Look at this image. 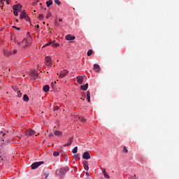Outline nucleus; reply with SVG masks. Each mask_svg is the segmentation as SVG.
<instances>
[{"mask_svg":"<svg viewBox=\"0 0 179 179\" xmlns=\"http://www.w3.org/2000/svg\"><path fill=\"white\" fill-rule=\"evenodd\" d=\"M55 24L56 26L60 27L61 25L59 24V23H58V20L57 19L55 20Z\"/></svg>","mask_w":179,"mask_h":179,"instance_id":"30","label":"nucleus"},{"mask_svg":"<svg viewBox=\"0 0 179 179\" xmlns=\"http://www.w3.org/2000/svg\"><path fill=\"white\" fill-rule=\"evenodd\" d=\"M46 5H47L48 8H50V6H51V5H52V0H49V1H46Z\"/></svg>","mask_w":179,"mask_h":179,"instance_id":"23","label":"nucleus"},{"mask_svg":"<svg viewBox=\"0 0 179 179\" xmlns=\"http://www.w3.org/2000/svg\"><path fill=\"white\" fill-rule=\"evenodd\" d=\"M88 87H89V84L87 83V84H85V85H81V86L80 87V89L81 90L86 91V90H87Z\"/></svg>","mask_w":179,"mask_h":179,"instance_id":"14","label":"nucleus"},{"mask_svg":"<svg viewBox=\"0 0 179 179\" xmlns=\"http://www.w3.org/2000/svg\"><path fill=\"white\" fill-rule=\"evenodd\" d=\"M86 176H89V172L85 173Z\"/></svg>","mask_w":179,"mask_h":179,"instance_id":"50","label":"nucleus"},{"mask_svg":"<svg viewBox=\"0 0 179 179\" xmlns=\"http://www.w3.org/2000/svg\"><path fill=\"white\" fill-rule=\"evenodd\" d=\"M18 44L23 48H25V47L30 45V43H29V40H27V38L23 39L21 43H19Z\"/></svg>","mask_w":179,"mask_h":179,"instance_id":"2","label":"nucleus"},{"mask_svg":"<svg viewBox=\"0 0 179 179\" xmlns=\"http://www.w3.org/2000/svg\"><path fill=\"white\" fill-rule=\"evenodd\" d=\"M80 120L82 121V122H86V119L83 118V117H78Z\"/></svg>","mask_w":179,"mask_h":179,"instance_id":"32","label":"nucleus"},{"mask_svg":"<svg viewBox=\"0 0 179 179\" xmlns=\"http://www.w3.org/2000/svg\"><path fill=\"white\" fill-rule=\"evenodd\" d=\"M27 17V13H26V11H22L20 14V19H26Z\"/></svg>","mask_w":179,"mask_h":179,"instance_id":"13","label":"nucleus"},{"mask_svg":"<svg viewBox=\"0 0 179 179\" xmlns=\"http://www.w3.org/2000/svg\"><path fill=\"white\" fill-rule=\"evenodd\" d=\"M92 54H93V50H89L87 52V57H90V55H92Z\"/></svg>","mask_w":179,"mask_h":179,"instance_id":"25","label":"nucleus"},{"mask_svg":"<svg viewBox=\"0 0 179 179\" xmlns=\"http://www.w3.org/2000/svg\"><path fill=\"white\" fill-rule=\"evenodd\" d=\"M123 152H124V153H128V150L127 149V147H124Z\"/></svg>","mask_w":179,"mask_h":179,"instance_id":"37","label":"nucleus"},{"mask_svg":"<svg viewBox=\"0 0 179 179\" xmlns=\"http://www.w3.org/2000/svg\"><path fill=\"white\" fill-rule=\"evenodd\" d=\"M44 164V162H34L31 164V169L36 170V169H37L38 167H40V166H41V164Z\"/></svg>","mask_w":179,"mask_h":179,"instance_id":"4","label":"nucleus"},{"mask_svg":"<svg viewBox=\"0 0 179 179\" xmlns=\"http://www.w3.org/2000/svg\"><path fill=\"white\" fill-rule=\"evenodd\" d=\"M43 24H45V22H43Z\"/></svg>","mask_w":179,"mask_h":179,"instance_id":"53","label":"nucleus"},{"mask_svg":"<svg viewBox=\"0 0 179 179\" xmlns=\"http://www.w3.org/2000/svg\"><path fill=\"white\" fill-rule=\"evenodd\" d=\"M38 19H39V20L44 19V15H43V14L39 15Z\"/></svg>","mask_w":179,"mask_h":179,"instance_id":"31","label":"nucleus"},{"mask_svg":"<svg viewBox=\"0 0 179 179\" xmlns=\"http://www.w3.org/2000/svg\"><path fill=\"white\" fill-rule=\"evenodd\" d=\"M5 1L6 0H0V3H1V5H3V2H5Z\"/></svg>","mask_w":179,"mask_h":179,"instance_id":"42","label":"nucleus"},{"mask_svg":"<svg viewBox=\"0 0 179 179\" xmlns=\"http://www.w3.org/2000/svg\"><path fill=\"white\" fill-rule=\"evenodd\" d=\"M45 178H47L48 177V173H45Z\"/></svg>","mask_w":179,"mask_h":179,"instance_id":"47","label":"nucleus"},{"mask_svg":"<svg viewBox=\"0 0 179 179\" xmlns=\"http://www.w3.org/2000/svg\"><path fill=\"white\" fill-rule=\"evenodd\" d=\"M51 136H54V134L52 133H49L48 137L51 138Z\"/></svg>","mask_w":179,"mask_h":179,"instance_id":"41","label":"nucleus"},{"mask_svg":"<svg viewBox=\"0 0 179 179\" xmlns=\"http://www.w3.org/2000/svg\"><path fill=\"white\" fill-rule=\"evenodd\" d=\"M33 75H34V78H37V76H38V73H37V72H34V73H33Z\"/></svg>","mask_w":179,"mask_h":179,"instance_id":"36","label":"nucleus"},{"mask_svg":"<svg viewBox=\"0 0 179 179\" xmlns=\"http://www.w3.org/2000/svg\"><path fill=\"white\" fill-rule=\"evenodd\" d=\"M22 99H23L24 101H29V96H27V94H24L23 96Z\"/></svg>","mask_w":179,"mask_h":179,"instance_id":"24","label":"nucleus"},{"mask_svg":"<svg viewBox=\"0 0 179 179\" xmlns=\"http://www.w3.org/2000/svg\"><path fill=\"white\" fill-rule=\"evenodd\" d=\"M29 19H30V18L27 17V20H29Z\"/></svg>","mask_w":179,"mask_h":179,"instance_id":"52","label":"nucleus"},{"mask_svg":"<svg viewBox=\"0 0 179 179\" xmlns=\"http://www.w3.org/2000/svg\"><path fill=\"white\" fill-rule=\"evenodd\" d=\"M17 97H22V92H20V91H18L17 92Z\"/></svg>","mask_w":179,"mask_h":179,"instance_id":"34","label":"nucleus"},{"mask_svg":"<svg viewBox=\"0 0 179 179\" xmlns=\"http://www.w3.org/2000/svg\"><path fill=\"white\" fill-rule=\"evenodd\" d=\"M72 153H73V154L78 153V147H75V148L72 150Z\"/></svg>","mask_w":179,"mask_h":179,"instance_id":"26","label":"nucleus"},{"mask_svg":"<svg viewBox=\"0 0 179 179\" xmlns=\"http://www.w3.org/2000/svg\"><path fill=\"white\" fill-rule=\"evenodd\" d=\"M43 89L45 92H50V85H44Z\"/></svg>","mask_w":179,"mask_h":179,"instance_id":"19","label":"nucleus"},{"mask_svg":"<svg viewBox=\"0 0 179 179\" xmlns=\"http://www.w3.org/2000/svg\"><path fill=\"white\" fill-rule=\"evenodd\" d=\"M83 167L85 169V170H86L87 171H89V164H87V162H83Z\"/></svg>","mask_w":179,"mask_h":179,"instance_id":"15","label":"nucleus"},{"mask_svg":"<svg viewBox=\"0 0 179 179\" xmlns=\"http://www.w3.org/2000/svg\"><path fill=\"white\" fill-rule=\"evenodd\" d=\"M83 159H85V160H89L90 159V154L88 152H85L83 155Z\"/></svg>","mask_w":179,"mask_h":179,"instance_id":"9","label":"nucleus"},{"mask_svg":"<svg viewBox=\"0 0 179 179\" xmlns=\"http://www.w3.org/2000/svg\"><path fill=\"white\" fill-rule=\"evenodd\" d=\"M48 45H51V42H49V43L45 44L44 46H43V48H44V47H48Z\"/></svg>","mask_w":179,"mask_h":179,"instance_id":"38","label":"nucleus"},{"mask_svg":"<svg viewBox=\"0 0 179 179\" xmlns=\"http://www.w3.org/2000/svg\"><path fill=\"white\" fill-rule=\"evenodd\" d=\"M13 13H14L15 16L19 15V11H16V10H13Z\"/></svg>","mask_w":179,"mask_h":179,"instance_id":"29","label":"nucleus"},{"mask_svg":"<svg viewBox=\"0 0 179 179\" xmlns=\"http://www.w3.org/2000/svg\"><path fill=\"white\" fill-rule=\"evenodd\" d=\"M77 82L79 85H82L83 83V77L80 76H77Z\"/></svg>","mask_w":179,"mask_h":179,"instance_id":"11","label":"nucleus"},{"mask_svg":"<svg viewBox=\"0 0 179 179\" xmlns=\"http://www.w3.org/2000/svg\"><path fill=\"white\" fill-rule=\"evenodd\" d=\"M59 22H62V18H59Z\"/></svg>","mask_w":179,"mask_h":179,"instance_id":"49","label":"nucleus"},{"mask_svg":"<svg viewBox=\"0 0 179 179\" xmlns=\"http://www.w3.org/2000/svg\"><path fill=\"white\" fill-rule=\"evenodd\" d=\"M0 150H2V148H1V146H0Z\"/></svg>","mask_w":179,"mask_h":179,"instance_id":"51","label":"nucleus"},{"mask_svg":"<svg viewBox=\"0 0 179 179\" xmlns=\"http://www.w3.org/2000/svg\"><path fill=\"white\" fill-rule=\"evenodd\" d=\"M72 138H70L69 139V143H66V144H64V146L65 147V146H71V145H72Z\"/></svg>","mask_w":179,"mask_h":179,"instance_id":"20","label":"nucleus"},{"mask_svg":"<svg viewBox=\"0 0 179 179\" xmlns=\"http://www.w3.org/2000/svg\"><path fill=\"white\" fill-rule=\"evenodd\" d=\"M36 30H38V29H40V25L37 24V25L36 26Z\"/></svg>","mask_w":179,"mask_h":179,"instance_id":"45","label":"nucleus"},{"mask_svg":"<svg viewBox=\"0 0 179 179\" xmlns=\"http://www.w3.org/2000/svg\"><path fill=\"white\" fill-rule=\"evenodd\" d=\"M68 171H69V168L68 166H66L64 168L57 170L56 174L57 176H59L60 177H64V175L66 174Z\"/></svg>","mask_w":179,"mask_h":179,"instance_id":"1","label":"nucleus"},{"mask_svg":"<svg viewBox=\"0 0 179 179\" xmlns=\"http://www.w3.org/2000/svg\"><path fill=\"white\" fill-rule=\"evenodd\" d=\"M13 29H16V30H20V28L16 27V26H13Z\"/></svg>","mask_w":179,"mask_h":179,"instance_id":"40","label":"nucleus"},{"mask_svg":"<svg viewBox=\"0 0 179 179\" xmlns=\"http://www.w3.org/2000/svg\"><path fill=\"white\" fill-rule=\"evenodd\" d=\"M22 5L21 4H16L13 6V10H16L17 12H22Z\"/></svg>","mask_w":179,"mask_h":179,"instance_id":"5","label":"nucleus"},{"mask_svg":"<svg viewBox=\"0 0 179 179\" xmlns=\"http://www.w3.org/2000/svg\"><path fill=\"white\" fill-rule=\"evenodd\" d=\"M2 136H6V134L3 133V131H0V141H1V145H5V138H3Z\"/></svg>","mask_w":179,"mask_h":179,"instance_id":"8","label":"nucleus"},{"mask_svg":"<svg viewBox=\"0 0 179 179\" xmlns=\"http://www.w3.org/2000/svg\"><path fill=\"white\" fill-rule=\"evenodd\" d=\"M74 159H79V155L76 154L73 156Z\"/></svg>","mask_w":179,"mask_h":179,"instance_id":"39","label":"nucleus"},{"mask_svg":"<svg viewBox=\"0 0 179 179\" xmlns=\"http://www.w3.org/2000/svg\"><path fill=\"white\" fill-rule=\"evenodd\" d=\"M53 156H55V157H57V156H59V152L57 151L54 152Z\"/></svg>","mask_w":179,"mask_h":179,"instance_id":"28","label":"nucleus"},{"mask_svg":"<svg viewBox=\"0 0 179 179\" xmlns=\"http://www.w3.org/2000/svg\"><path fill=\"white\" fill-rule=\"evenodd\" d=\"M68 73H69V71H68V70H63L59 75V78L60 79H63V78H65V76H66Z\"/></svg>","mask_w":179,"mask_h":179,"instance_id":"6","label":"nucleus"},{"mask_svg":"<svg viewBox=\"0 0 179 179\" xmlns=\"http://www.w3.org/2000/svg\"><path fill=\"white\" fill-rule=\"evenodd\" d=\"M0 153H1V151H0Z\"/></svg>","mask_w":179,"mask_h":179,"instance_id":"54","label":"nucleus"},{"mask_svg":"<svg viewBox=\"0 0 179 179\" xmlns=\"http://www.w3.org/2000/svg\"><path fill=\"white\" fill-rule=\"evenodd\" d=\"M7 5H9V0H6Z\"/></svg>","mask_w":179,"mask_h":179,"instance_id":"48","label":"nucleus"},{"mask_svg":"<svg viewBox=\"0 0 179 179\" xmlns=\"http://www.w3.org/2000/svg\"><path fill=\"white\" fill-rule=\"evenodd\" d=\"M55 136H59V138H62V132L59 131H55Z\"/></svg>","mask_w":179,"mask_h":179,"instance_id":"17","label":"nucleus"},{"mask_svg":"<svg viewBox=\"0 0 179 179\" xmlns=\"http://www.w3.org/2000/svg\"><path fill=\"white\" fill-rule=\"evenodd\" d=\"M45 64L46 66H52V60L50 56H47L45 57Z\"/></svg>","mask_w":179,"mask_h":179,"instance_id":"3","label":"nucleus"},{"mask_svg":"<svg viewBox=\"0 0 179 179\" xmlns=\"http://www.w3.org/2000/svg\"><path fill=\"white\" fill-rule=\"evenodd\" d=\"M102 173L106 178H110V176H108V173L106 171V169H102Z\"/></svg>","mask_w":179,"mask_h":179,"instance_id":"16","label":"nucleus"},{"mask_svg":"<svg viewBox=\"0 0 179 179\" xmlns=\"http://www.w3.org/2000/svg\"><path fill=\"white\" fill-rule=\"evenodd\" d=\"M66 40H68V41L75 40V36L71 35H67L66 36Z\"/></svg>","mask_w":179,"mask_h":179,"instance_id":"18","label":"nucleus"},{"mask_svg":"<svg viewBox=\"0 0 179 179\" xmlns=\"http://www.w3.org/2000/svg\"><path fill=\"white\" fill-rule=\"evenodd\" d=\"M57 110H58V106H55L54 107V111H57Z\"/></svg>","mask_w":179,"mask_h":179,"instance_id":"43","label":"nucleus"},{"mask_svg":"<svg viewBox=\"0 0 179 179\" xmlns=\"http://www.w3.org/2000/svg\"><path fill=\"white\" fill-rule=\"evenodd\" d=\"M51 45L54 48H57V47H58V43H55V41H53L52 42H51Z\"/></svg>","mask_w":179,"mask_h":179,"instance_id":"21","label":"nucleus"},{"mask_svg":"<svg viewBox=\"0 0 179 179\" xmlns=\"http://www.w3.org/2000/svg\"><path fill=\"white\" fill-rule=\"evenodd\" d=\"M135 177H136V175H134V176H131V179H135Z\"/></svg>","mask_w":179,"mask_h":179,"instance_id":"46","label":"nucleus"},{"mask_svg":"<svg viewBox=\"0 0 179 179\" xmlns=\"http://www.w3.org/2000/svg\"><path fill=\"white\" fill-rule=\"evenodd\" d=\"M87 99L88 103H90V91L87 92Z\"/></svg>","mask_w":179,"mask_h":179,"instance_id":"22","label":"nucleus"},{"mask_svg":"<svg viewBox=\"0 0 179 179\" xmlns=\"http://www.w3.org/2000/svg\"><path fill=\"white\" fill-rule=\"evenodd\" d=\"M54 2L57 3V5H61V1L59 0H54Z\"/></svg>","mask_w":179,"mask_h":179,"instance_id":"33","label":"nucleus"},{"mask_svg":"<svg viewBox=\"0 0 179 179\" xmlns=\"http://www.w3.org/2000/svg\"><path fill=\"white\" fill-rule=\"evenodd\" d=\"M93 69L95 72L99 73V72H100V70H101L100 66L97 64H94Z\"/></svg>","mask_w":179,"mask_h":179,"instance_id":"10","label":"nucleus"},{"mask_svg":"<svg viewBox=\"0 0 179 179\" xmlns=\"http://www.w3.org/2000/svg\"><path fill=\"white\" fill-rule=\"evenodd\" d=\"M51 17V12H48L46 15V19H50Z\"/></svg>","mask_w":179,"mask_h":179,"instance_id":"27","label":"nucleus"},{"mask_svg":"<svg viewBox=\"0 0 179 179\" xmlns=\"http://www.w3.org/2000/svg\"><path fill=\"white\" fill-rule=\"evenodd\" d=\"M3 54L5 57H10V55H12V51L4 50Z\"/></svg>","mask_w":179,"mask_h":179,"instance_id":"12","label":"nucleus"},{"mask_svg":"<svg viewBox=\"0 0 179 179\" xmlns=\"http://www.w3.org/2000/svg\"><path fill=\"white\" fill-rule=\"evenodd\" d=\"M2 160H3V158H2V156H0V164L2 162Z\"/></svg>","mask_w":179,"mask_h":179,"instance_id":"44","label":"nucleus"},{"mask_svg":"<svg viewBox=\"0 0 179 179\" xmlns=\"http://www.w3.org/2000/svg\"><path fill=\"white\" fill-rule=\"evenodd\" d=\"M34 134H36V131L33 129H29L26 131V135L27 136H34Z\"/></svg>","mask_w":179,"mask_h":179,"instance_id":"7","label":"nucleus"},{"mask_svg":"<svg viewBox=\"0 0 179 179\" xmlns=\"http://www.w3.org/2000/svg\"><path fill=\"white\" fill-rule=\"evenodd\" d=\"M11 52H12V55H15V54H17V50H14Z\"/></svg>","mask_w":179,"mask_h":179,"instance_id":"35","label":"nucleus"}]
</instances>
